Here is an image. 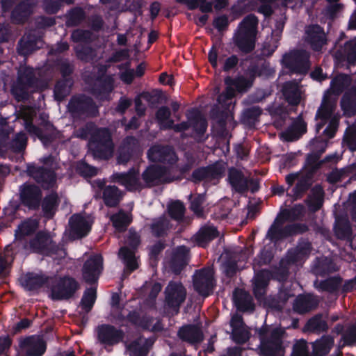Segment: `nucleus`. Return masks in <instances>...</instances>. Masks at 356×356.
<instances>
[{"label": "nucleus", "mask_w": 356, "mask_h": 356, "mask_svg": "<svg viewBox=\"0 0 356 356\" xmlns=\"http://www.w3.org/2000/svg\"><path fill=\"white\" fill-rule=\"evenodd\" d=\"M341 107L345 115L353 117L356 115V86L351 87L343 94Z\"/></svg>", "instance_id": "obj_33"}, {"label": "nucleus", "mask_w": 356, "mask_h": 356, "mask_svg": "<svg viewBox=\"0 0 356 356\" xmlns=\"http://www.w3.org/2000/svg\"><path fill=\"white\" fill-rule=\"evenodd\" d=\"M167 168L159 165H149L143 172L141 178L147 187H152L158 184H164L163 180L168 175Z\"/></svg>", "instance_id": "obj_21"}, {"label": "nucleus", "mask_w": 356, "mask_h": 356, "mask_svg": "<svg viewBox=\"0 0 356 356\" xmlns=\"http://www.w3.org/2000/svg\"><path fill=\"white\" fill-rule=\"evenodd\" d=\"M339 270L334 261L328 257L317 258L313 268L314 273L321 277H325Z\"/></svg>", "instance_id": "obj_38"}, {"label": "nucleus", "mask_w": 356, "mask_h": 356, "mask_svg": "<svg viewBox=\"0 0 356 356\" xmlns=\"http://www.w3.org/2000/svg\"><path fill=\"white\" fill-rule=\"evenodd\" d=\"M37 0H22L13 8L11 19L17 24L25 23L33 13Z\"/></svg>", "instance_id": "obj_20"}, {"label": "nucleus", "mask_w": 356, "mask_h": 356, "mask_svg": "<svg viewBox=\"0 0 356 356\" xmlns=\"http://www.w3.org/2000/svg\"><path fill=\"white\" fill-rule=\"evenodd\" d=\"M224 172V168L221 165L214 163L207 166L199 167L195 169L188 180L194 184L201 181H211L219 179Z\"/></svg>", "instance_id": "obj_15"}, {"label": "nucleus", "mask_w": 356, "mask_h": 356, "mask_svg": "<svg viewBox=\"0 0 356 356\" xmlns=\"http://www.w3.org/2000/svg\"><path fill=\"white\" fill-rule=\"evenodd\" d=\"M19 243V247L10 252V255L12 257L18 254L26 256L31 254L49 256L56 253L58 250L51 232L47 230H40L28 241H21Z\"/></svg>", "instance_id": "obj_1"}, {"label": "nucleus", "mask_w": 356, "mask_h": 356, "mask_svg": "<svg viewBox=\"0 0 356 356\" xmlns=\"http://www.w3.org/2000/svg\"><path fill=\"white\" fill-rule=\"evenodd\" d=\"M334 345V339L330 335H323L312 343L313 356H326Z\"/></svg>", "instance_id": "obj_41"}, {"label": "nucleus", "mask_w": 356, "mask_h": 356, "mask_svg": "<svg viewBox=\"0 0 356 356\" xmlns=\"http://www.w3.org/2000/svg\"><path fill=\"white\" fill-rule=\"evenodd\" d=\"M334 232L339 239L348 240L352 238V227L348 219L341 218L337 220L334 227Z\"/></svg>", "instance_id": "obj_55"}, {"label": "nucleus", "mask_w": 356, "mask_h": 356, "mask_svg": "<svg viewBox=\"0 0 356 356\" xmlns=\"http://www.w3.org/2000/svg\"><path fill=\"white\" fill-rule=\"evenodd\" d=\"M122 191L114 185L106 186L103 189V201L108 207H117L122 199Z\"/></svg>", "instance_id": "obj_40"}, {"label": "nucleus", "mask_w": 356, "mask_h": 356, "mask_svg": "<svg viewBox=\"0 0 356 356\" xmlns=\"http://www.w3.org/2000/svg\"><path fill=\"white\" fill-rule=\"evenodd\" d=\"M118 254L120 258L123 261L126 269L129 271V273L138 268V266L134 251L131 250L127 246H122L120 248Z\"/></svg>", "instance_id": "obj_49"}, {"label": "nucleus", "mask_w": 356, "mask_h": 356, "mask_svg": "<svg viewBox=\"0 0 356 356\" xmlns=\"http://www.w3.org/2000/svg\"><path fill=\"white\" fill-rule=\"evenodd\" d=\"M312 195L307 205L312 212L318 211L323 206L325 192L323 187L316 184L312 188Z\"/></svg>", "instance_id": "obj_47"}, {"label": "nucleus", "mask_w": 356, "mask_h": 356, "mask_svg": "<svg viewBox=\"0 0 356 356\" xmlns=\"http://www.w3.org/2000/svg\"><path fill=\"white\" fill-rule=\"evenodd\" d=\"M21 79L22 82L26 83L28 86L35 88L38 82L33 67L28 65L21 66L17 71V79Z\"/></svg>", "instance_id": "obj_54"}, {"label": "nucleus", "mask_w": 356, "mask_h": 356, "mask_svg": "<svg viewBox=\"0 0 356 356\" xmlns=\"http://www.w3.org/2000/svg\"><path fill=\"white\" fill-rule=\"evenodd\" d=\"M283 95L286 102L292 106L299 104L300 98L298 90L291 83H286L283 86Z\"/></svg>", "instance_id": "obj_64"}, {"label": "nucleus", "mask_w": 356, "mask_h": 356, "mask_svg": "<svg viewBox=\"0 0 356 356\" xmlns=\"http://www.w3.org/2000/svg\"><path fill=\"white\" fill-rule=\"evenodd\" d=\"M228 181L232 189L236 192L243 194L248 191V178L243 172L234 167L228 170Z\"/></svg>", "instance_id": "obj_30"}, {"label": "nucleus", "mask_w": 356, "mask_h": 356, "mask_svg": "<svg viewBox=\"0 0 356 356\" xmlns=\"http://www.w3.org/2000/svg\"><path fill=\"white\" fill-rule=\"evenodd\" d=\"M151 234L156 238H162L168 235L170 229V221L165 216L154 218L149 227Z\"/></svg>", "instance_id": "obj_46"}, {"label": "nucleus", "mask_w": 356, "mask_h": 356, "mask_svg": "<svg viewBox=\"0 0 356 356\" xmlns=\"http://www.w3.org/2000/svg\"><path fill=\"white\" fill-rule=\"evenodd\" d=\"M67 110L74 118H93L99 115V107L94 99L85 94L71 97Z\"/></svg>", "instance_id": "obj_2"}, {"label": "nucleus", "mask_w": 356, "mask_h": 356, "mask_svg": "<svg viewBox=\"0 0 356 356\" xmlns=\"http://www.w3.org/2000/svg\"><path fill=\"white\" fill-rule=\"evenodd\" d=\"M304 38L305 43L316 52L321 51L328 41L324 28L316 24L305 26Z\"/></svg>", "instance_id": "obj_12"}, {"label": "nucleus", "mask_w": 356, "mask_h": 356, "mask_svg": "<svg viewBox=\"0 0 356 356\" xmlns=\"http://www.w3.org/2000/svg\"><path fill=\"white\" fill-rule=\"evenodd\" d=\"M73 85V79L60 78L56 81L54 88V99L58 102L63 101L70 95Z\"/></svg>", "instance_id": "obj_45"}, {"label": "nucleus", "mask_w": 356, "mask_h": 356, "mask_svg": "<svg viewBox=\"0 0 356 356\" xmlns=\"http://www.w3.org/2000/svg\"><path fill=\"white\" fill-rule=\"evenodd\" d=\"M31 88L33 87L28 86L19 78L12 84L10 93L17 102H25L30 97L29 90Z\"/></svg>", "instance_id": "obj_43"}, {"label": "nucleus", "mask_w": 356, "mask_h": 356, "mask_svg": "<svg viewBox=\"0 0 356 356\" xmlns=\"http://www.w3.org/2000/svg\"><path fill=\"white\" fill-rule=\"evenodd\" d=\"M318 303L317 298L312 293L300 294L294 300L293 309L298 314H305L315 309Z\"/></svg>", "instance_id": "obj_26"}, {"label": "nucleus", "mask_w": 356, "mask_h": 356, "mask_svg": "<svg viewBox=\"0 0 356 356\" xmlns=\"http://www.w3.org/2000/svg\"><path fill=\"white\" fill-rule=\"evenodd\" d=\"M237 309L242 312H252L254 310V304L252 297L245 291L241 292L234 297Z\"/></svg>", "instance_id": "obj_56"}, {"label": "nucleus", "mask_w": 356, "mask_h": 356, "mask_svg": "<svg viewBox=\"0 0 356 356\" xmlns=\"http://www.w3.org/2000/svg\"><path fill=\"white\" fill-rule=\"evenodd\" d=\"M1 138L0 145L14 153H21L26 147L27 137L24 133L17 134L15 138L10 140H8L9 137L7 133H3Z\"/></svg>", "instance_id": "obj_28"}, {"label": "nucleus", "mask_w": 356, "mask_h": 356, "mask_svg": "<svg viewBox=\"0 0 356 356\" xmlns=\"http://www.w3.org/2000/svg\"><path fill=\"white\" fill-rule=\"evenodd\" d=\"M335 63L338 67L356 65V38L345 42L343 52H337Z\"/></svg>", "instance_id": "obj_24"}, {"label": "nucleus", "mask_w": 356, "mask_h": 356, "mask_svg": "<svg viewBox=\"0 0 356 356\" xmlns=\"http://www.w3.org/2000/svg\"><path fill=\"white\" fill-rule=\"evenodd\" d=\"M42 197V191L40 186L35 184L26 181L19 186L18 198L19 205L31 211H38Z\"/></svg>", "instance_id": "obj_5"}, {"label": "nucleus", "mask_w": 356, "mask_h": 356, "mask_svg": "<svg viewBox=\"0 0 356 356\" xmlns=\"http://www.w3.org/2000/svg\"><path fill=\"white\" fill-rule=\"evenodd\" d=\"M218 236L219 232L216 227L204 225L195 234L194 239L199 246L205 248L210 242L218 238Z\"/></svg>", "instance_id": "obj_31"}, {"label": "nucleus", "mask_w": 356, "mask_h": 356, "mask_svg": "<svg viewBox=\"0 0 356 356\" xmlns=\"http://www.w3.org/2000/svg\"><path fill=\"white\" fill-rule=\"evenodd\" d=\"M350 83V76L340 74L334 77L330 83V88L336 94L341 93Z\"/></svg>", "instance_id": "obj_62"}, {"label": "nucleus", "mask_w": 356, "mask_h": 356, "mask_svg": "<svg viewBox=\"0 0 356 356\" xmlns=\"http://www.w3.org/2000/svg\"><path fill=\"white\" fill-rule=\"evenodd\" d=\"M164 295L165 307L178 314L187 295L186 289L184 284L179 281H170L165 288Z\"/></svg>", "instance_id": "obj_7"}, {"label": "nucleus", "mask_w": 356, "mask_h": 356, "mask_svg": "<svg viewBox=\"0 0 356 356\" xmlns=\"http://www.w3.org/2000/svg\"><path fill=\"white\" fill-rule=\"evenodd\" d=\"M80 284L74 277L65 275L60 277L52 284L50 298L53 300H68L72 298L79 289Z\"/></svg>", "instance_id": "obj_6"}, {"label": "nucleus", "mask_w": 356, "mask_h": 356, "mask_svg": "<svg viewBox=\"0 0 356 356\" xmlns=\"http://www.w3.org/2000/svg\"><path fill=\"white\" fill-rule=\"evenodd\" d=\"M342 282L343 278L340 275H335L321 280L318 284L315 282L314 284L319 291L334 293L340 289Z\"/></svg>", "instance_id": "obj_42"}, {"label": "nucleus", "mask_w": 356, "mask_h": 356, "mask_svg": "<svg viewBox=\"0 0 356 356\" xmlns=\"http://www.w3.org/2000/svg\"><path fill=\"white\" fill-rule=\"evenodd\" d=\"M111 181L125 186L129 191H134L143 188L139 179V172L134 168H130L127 172L113 173L111 176Z\"/></svg>", "instance_id": "obj_18"}, {"label": "nucleus", "mask_w": 356, "mask_h": 356, "mask_svg": "<svg viewBox=\"0 0 356 356\" xmlns=\"http://www.w3.org/2000/svg\"><path fill=\"white\" fill-rule=\"evenodd\" d=\"M152 341L149 339H145L143 341L141 337L137 338L129 343H126V349L129 356H147Z\"/></svg>", "instance_id": "obj_34"}, {"label": "nucleus", "mask_w": 356, "mask_h": 356, "mask_svg": "<svg viewBox=\"0 0 356 356\" xmlns=\"http://www.w3.org/2000/svg\"><path fill=\"white\" fill-rule=\"evenodd\" d=\"M224 82L226 86H233L236 90L241 93L246 92L253 85L248 78L243 76L236 78L227 76L225 78Z\"/></svg>", "instance_id": "obj_48"}, {"label": "nucleus", "mask_w": 356, "mask_h": 356, "mask_svg": "<svg viewBox=\"0 0 356 356\" xmlns=\"http://www.w3.org/2000/svg\"><path fill=\"white\" fill-rule=\"evenodd\" d=\"M97 339L103 346H113L124 341V332L115 326L103 323L96 328Z\"/></svg>", "instance_id": "obj_9"}, {"label": "nucleus", "mask_w": 356, "mask_h": 356, "mask_svg": "<svg viewBox=\"0 0 356 356\" xmlns=\"http://www.w3.org/2000/svg\"><path fill=\"white\" fill-rule=\"evenodd\" d=\"M177 336L182 341L191 344L200 343L204 339L201 328L195 324H186L180 327L177 332Z\"/></svg>", "instance_id": "obj_25"}, {"label": "nucleus", "mask_w": 356, "mask_h": 356, "mask_svg": "<svg viewBox=\"0 0 356 356\" xmlns=\"http://www.w3.org/2000/svg\"><path fill=\"white\" fill-rule=\"evenodd\" d=\"M97 299V289L93 287L86 289L83 294L81 300V306L82 309L86 312H90Z\"/></svg>", "instance_id": "obj_60"}, {"label": "nucleus", "mask_w": 356, "mask_h": 356, "mask_svg": "<svg viewBox=\"0 0 356 356\" xmlns=\"http://www.w3.org/2000/svg\"><path fill=\"white\" fill-rule=\"evenodd\" d=\"M137 144V140L134 136H127L119 151L118 162L119 163H127L133 156V147Z\"/></svg>", "instance_id": "obj_44"}, {"label": "nucleus", "mask_w": 356, "mask_h": 356, "mask_svg": "<svg viewBox=\"0 0 356 356\" xmlns=\"http://www.w3.org/2000/svg\"><path fill=\"white\" fill-rule=\"evenodd\" d=\"M193 284L194 290L200 296H209L215 285L211 270L207 268L196 270L193 276Z\"/></svg>", "instance_id": "obj_13"}, {"label": "nucleus", "mask_w": 356, "mask_h": 356, "mask_svg": "<svg viewBox=\"0 0 356 356\" xmlns=\"http://www.w3.org/2000/svg\"><path fill=\"white\" fill-rule=\"evenodd\" d=\"M147 156L152 162L173 165L177 161V156L173 148L169 145H154L147 152Z\"/></svg>", "instance_id": "obj_17"}, {"label": "nucleus", "mask_w": 356, "mask_h": 356, "mask_svg": "<svg viewBox=\"0 0 356 356\" xmlns=\"http://www.w3.org/2000/svg\"><path fill=\"white\" fill-rule=\"evenodd\" d=\"M171 112L166 106H162L156 112V118L162 129H171L174 124L173 120L170 119Z\"/></svg>", "instance_id": "obj_58"}, {"label": "nucleus", "mask_w": 356, "mask_h": 356, "mask_svg": "<svg viewBox=\"0 0 356 356\" xmlns=\"http://www.w3.org/2000/svg\"><path fill=\"white\" fill-rule=\"evenodd\" d=\"M190 249L185 245H179L175 248L171 254L169 266L175 275H179L184 268L188 264Z\"/></svg>", "instance_id": "obj_19"}, {"label": "nucleus", "mask_w": 356, "mask_h": 356, "mask_svg": "<svg viewBox=\"0 0 356 356\" xmlns=\"http://www.w3.org/2000/svg\"><path fill=\"white\" fill-rule=\"evenodd\" d=\"M103 270V258L100 254L90 257L83 264L82 276L84 281L88 284L97 282Z\"/></svg>", "instance_id": "obj_14"}, {"label": "nucleus", "mask_w": 356, "mask_h": 356, "mask_svg": "<svg viewBox=\"0 0 356 356\" xmlns=\"http://www.w3.org/2000/svg\"><path fill=\"white\" fill-rule=\"evenodd\" d=\"M341 344H339V356L343 355L341 349L346 346L352 347L356 344V325H350L343 333L341 338Z\"/></svg>", "instance_id": "obj_57"}, {"label": "nucleus", "mask_w": 356, "mask_h": 356, "mask_svg": "<svg viewBox=\"0 0 356 356\" xmlns=\"http://www.w3.org/2000/svg\"><path fill=\"white\" fill-rule=\"evenodd\" d=\"M255 36L239 31L234 37V44L242 54H250L255 48Z\"/></svg>", "instance_id": "obj_32"}, {"label": "nucleus", "mask_w": 356, "mask_h": 356, "mask_svg": "<svg viewBox=\"0 0 356 356\" xmlns=\"http://www.w3.org/2000/svg\"><path fill=\"white\" fill-rule=\"evenodd\" d=\"M59 197L56 192H51L44 197H42L40 207L44 216L48 219L52 218L59 205Z\"/></svg>", "instance_id": "obj_35"}, {"label": "nucleus", "mask_w": 356, "mask_h": 356, "mask_svg": "<svg viewBox=\"0 0 356 356\" xmlns=\"http://www.w3.org/2000/svg\"><path fill=\"white\" fill-rule=\"evenodd\" d=\"M259 23V19L254 14H249L244 17L240 23V32L255 35Z\"/></svg>", "instance_id": "obj_61"}, {"label": "nucleus", "mask_w": 356, "mask_h": 356, "mask_svg": "<svg viewBox=\"0 0 356 356\" xmlns=\"http://www.w3.org/2000/svg\"><path fill=\"white\" fill-rule=\"evenodd\" d=\"M50 277L44 274L29 272L20 279L21 285L29 291H37L49 282Z\"/></svg>", "instance_id": "obj_27"}, {"label": "nucleus", "mask_w": 356, "mask_h": 356, "mask_svg": "<svg viewBox=\"0 0 356 356\" xmlns=\"http://www.w3.org/2000/svg\"><path fill=\"white\" fill-rule=\"evenodd\" d=\"M310 55L305 49H293L285 53L282 65L293 74L305 75L310 68Z\"/></svg>", "instance_id": "obj_4"}, {"label": "nucleus", "mask_w": 356, "mask_h": 356, "mask_svg": "<svg viewBox=\"0 0 356 356\" xmlns=\"http://www.w3.org/2000/svg\"><path fill=\"white\" fill-rule=\"evenodd\" d=\"M306 131L307 124L302 119H298L282 135L284 140L291 142L299 139Z\"/></svg>", "instance_id": "obj_36"}, {"label": "nucleus", "mask_w": 356, "mask_h": 356, "mask_svg": "<svg viewBox=\"0 0 356 356\" xmlns=\"http://www.w3.org/2000/svg\"><path fill=\"white\" fill-rule=\"evenodd\" d=\"M97 85L94 89L95 93L99 96H108L114 88V79L111 75L106 77H97Z\"/></svg>", "instance_id": "obj_51"}, {"label": "nucleus", "mask_w": 356, "mask_h": 356, "mask_svg": "<svg viewBox=\"0 0 356 356\" xmlns=\"http://www.w3.org/2000/svg\"><path fill=\"white\" fill-rule=\"evenodd\" d=\"M39 222L36 219L28 218L22 221L15 231V241L13 243L6 246L5 250V257H8L10 252H13L19 247L21 241H28L26 236L33 234L38 229Z\"/></svg>", "instance_id": "obj_10"}, {"label": "nucleus", "mask_w": 356, "mask_h": 356, "mask_svg": "<svg viewBox=\"0 0 356 356\" xmlns=\"http://www.w3.org/2000/svg\"><path fill=\"white\" fill-rule=\"evenodd\" d=\"M89 147L95 157L108 159L111 156L114 147L108 128L97 127L92 138H89Z\"/></svg>", "instance_id": "obj_3"}, {"label": "nucleus", "mask_w": 356, "mask_h": 356, "mask_svg": "<svg viewBox=\"0 0 356 356\" xmlns=\"http://www.w3.org/2000/svg\"><path fill=\"white\" fill-rule=\"evenodd\" d=\"M26 172L45 190L53 188L56 183L55 172L43 166H39L34 163L28 164Z\"/></svg>", "instance_id": "obj_11"}, {"label": "nucleus", "mask_w": 356, "mask_h": 356, "mask_svg": "<svg viewBox=\"0 0 356 356\" xmlns=\"http://www.w3.org/2000/svg\"><path fill=\"white\" fill-rule=\"evenodd\" d=\"M334 108L335 106L334 102L326 97V95H324L322 103L316 111L315 119L329 120L330 118H332V115Z\"/></svg>", "instance_id": "obj_53"}, {"label": "nucleus", "mask_w": 356, "mask_h": 356, "mask_svg": "<svg viewBox=\"0 0 356 356\" xmlns=\"http://www.w3.org/2000/svg\"><path fill=\"white\" fill-rule=\"evenodd\" d=\"M111 220L113 226L118 232H123L131 223L132 218L130 215L125 213L124 211H120L118 213L111 216Z\"/></svg>", "instance_id": "obj_52"}, {"label": "nucleus", "mask_w": 356, "mask_h": 356, "mask_svg": "<svg viewBox=\"0 0 356 356\" xmlns=\"http://www.w3.org/2000/svg\"><path fill=\"white\" fill-rule=\"evenodd\" d=\"M85 17L84 10L80 7H75L68 12L66 24L68 26H76L79 25Z\"/></svg>", "instance_id": "obj_63"}, {"label": "nucleus", "mask_w": 356, "mask_h": 356, "mask_svg": "<svg viewBox=\"0 0 356 356\" xmlns=\"http://www.w3.org/2000/svg\"><path fill=\"white\" fill-rule=\"evenodd\" d=\"M70 232L72 237L79 239L88 234L91 225L88 221L79 213L73 214L69 219Z\"/></svg>", "instance_id": "obj_22"}, {"label": "nucleus", "mask_w": 356, "mask_h": 356, "mask_svg": "<svg viewBox=\"0 0 356 356\" xmlns=\"http://www.w3.org/2000/svg\"><path fill=\"white\" fill-rule=\"evenodd\" d=\"M270 74L269 63L264 62L261 64L251 63L247 68L245 74L252 83H254L256 77Z\"/></svg>", "instance_id": "obj_50"}, {"label": "nucleus", "mask_w": 356, "mask_h": 356, "mask_svg": "<svg viewBox=\"0 0 356 356\" xmlns=\"http://www.w3.org/2000/svg\"><path fill=\"white\" fill-rule=\"evenodd\" d=\"M19 349L26 356H42L47 350V343L38 335H31L21 338Z\"/></svg>", "instance_id": "obj_16"}, {"label": "nucleus", "mask_w": 356, "mask_h": 356, "mask_svg": "<svg viewBox=\"0 0 356 356\" xmlns=\"http://www.w3.org/2000/svg\"><path fill=\"white\" fill-rule=\"evenodd\" d=\"M193 168V163L187 162L183 165H177L171 167L168 171V175L163 180V183H171L175 181H181L185 178L186 175Z\"/></svg>", "instance_id": "obj_39"}, {"label": "nucleus", "mask_w": 356, "mask_h": 356, "mask_svg": "<svg viewBox=\"0 0 356 356\" xmlns=\"http://www.w3.org/2000/svg\"><path fill=\"white\" fill-rule=\"evenodd\" d=\"M188 120L198 138L202 137L207 129V122L197 109H193L188 115Z\"/></svg>", "instance_id": "obj_37"}, {"label": "nucleus", "mask_w": 356, "mask_h": 356, "mask_svg": "<svg viewBox=\"0 0 356 356\" xmlns=\"http://www.w3.org/2000/svg\"><path fill=\"white\" fill-rule=\"evenodd\" d=\"M269 281L270 273L267 270H261L254 275L252 282V292L257 300L262 299L266 295Z\"/></svg>", "instance_id": "obj_29"}, {"label": "nucleus", "mask_w": 356, "mask_h": 356, "mask_svg": "<svg viewBox=\"0 0 356 356\" xmlns=\"http://www.w3.org/2000/svg\"><path fill=\"white\" fill-rule=\"evenodd\" d=\"M26 128L30 134H34L40 140L44 146L49 145L55 139L53 134H46L44 131L33 124V123H27Z\"/></svg>", "instance_id": "obj_59"}, {"label": "nucleus", "mask_w": 356, "mask_h": 356, "mask_svg": "<svg viewBox=\"0 0 356 356\" xmlns=\"http://www.w3.org/2000/svg\"><path fill=\"white\" fill-rule=\"evenodd\" d=\"M42 45V41L40 37L29 33L19 39L17 44V51L20 56H27L40 49Z\"/></svg>", "instance_id": "obj_23"}, {"label": "nucleus", "mask_w": 356, "mask_h": 356, "mask_svg": "<svg viewBox=\"0 0 356 356\" xmlns=\"http://www.w3.org/2000/svg\"><path fill=\"white\" fill-rule=\"evenodd\" d=\"M281 329H273L266 339L261 340L259 345L261 355L263 356H284L283 334Z\"/></svg>", "instance_id": "obj_8"}]
</instances>
